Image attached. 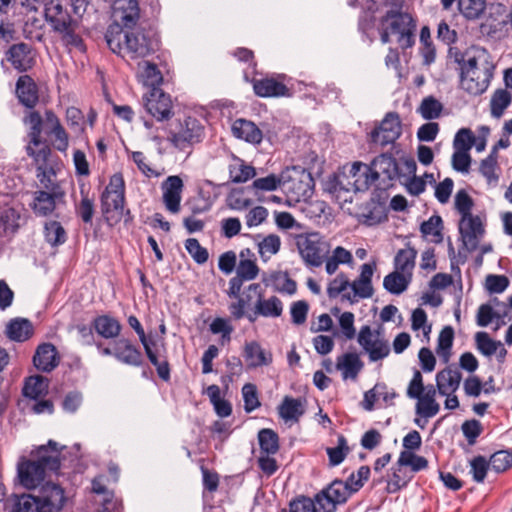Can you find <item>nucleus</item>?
I'll use <instances>...</instances> for the list:
<instances>
[{
  "label": "nucleus",
  "mask_w": 512,
  "mask_h": 512,
  "mask_svg": "<svg viewBox=\"0 0 512 512\" xmlns=\"http://www.w3.org/2000/svg\"><path fill=\"white\" fill-rule=\"evenodd\" d=\"M453 340V328L451 326H445L439 333L436 347V353L444 363H448L450 360Z\"/></svg>",
  "instance_id": "nucleus-45"
},
{
  "label": "nucleus",
  "mask_w": 512,
  "mask_h": 512,
  "mask_svg": "<svg viewBox=\"0 0 512 512\" xmlns=\"http://www.w3.org/2000/svg\"><path fill=\"white\" fill-rule=\"evenodd\" d=\"M437 390L433 385L424 386L423 376L419 370H415L410 380L406 395L410 399H416L415 413L417 418L414 423L425 428L428 419L435 417L440 412V404L436 400Z\"/></svg>",
  "instance_id": "nucleus-2"
},
{
  "label": "nucleus",
  "mask_w": 512,
  "mask_h": 512,
  "mask_svg": "<svg viewBox=\"0 0 512 512\" xmlns=\"http://www.w3.org/2000/svg\"><path fill=\"white\" fill-rule=\"evenodd\" d=\"M376 270V263H365L360 267L359 277L350 282L351 292L342 295V301L350 304L357 303L359 299L371 298L374 294L372 277Z\"/></svg>",
  "instance_id": "nucleus-12"
},
{
  "label": "nucleus",
  "mask_w": 512,
  "mask_h": 512,
  "mask_svg": "<svg viewBox=\"0 0 512 512\" xmlns=\"http://www.w3.org/2000/svg\"><path fill=\"white\" fill-rule=\"evenodd\" d=\"M24 123L30 127L28 134L31 143L35 146L41 144L42 124L43 119L39 112L30 111L24 119Z\"/></svg>",
  "instance_id": "nucleus-55"
},
{
  "label": "nucleus",
  "mask_w": 512,
  "mask_h": 512,
  "mask_svg": "<svg viewBox=\"0 0 512 512\" xmlns=\"http://www.w3.org/2000/svg\"><path fill=\"white\" fill-rule=\"evenodd\" d=\"M314 179L305 169L293 167L283 171L282 189L291 201L300 202L313 194Z\"/></svg>",
  "instance_id": "nucleus-6"
},
{
  "label": "nucleus",
  "mask_w": 512,
  "mask_h": 512,
  "mask_svg": "<svg viewBox=\"0 0 512 512\" xmlns=\"http://www.w3.org/2000/svg\"><path fill=\"white\" fill-rule=\"evenodd\" d=\"M93 327L100 336L106 339L116 338L121 332L120 322L109 315L96 317L93 320Z\"/></svg>",
  "instance_id": "nucleus-40"
},
{
  "label": "nucleus",
  "mask_w": 512,
  "mask_h": 512,
  "mask_svg": "<svg viewBox=\"0 0 512 512\" xmlns=\"http://www.w3.org/2000/svg\"><path fill=\"white\" fill-rule=\"evenodd\" d=\"M6 60L19 72L31 69L35 63L32 49L26 43L12 45L6 52Z\"/></svg>",
  "instance_id": "nucleus-24"
},
{
  "label": "nucleus",
  "mask_w": 512,
  "mask_h": 512,
  "mask_svg": "<svg viewBox=\"0 0 512 512\" xmlns=\"http://www.w3.org/2000/svg\"><path fill=\"white\" fill-rule=\"evenodd\" d=\"M262 289L260 284L258 283H252L250 284L243 292L242 296L239 295V298H236L237 301L234 303H231L229 305V311L231 315L235 319H241L243 318L245 314V309L250 305L253 297L252 295H256L257 299L261 296Z\"/></svg>",
  "instance_id": "nucleus-37"
},
{
  "label": "nucleus",
  "mask_w": 512,
  "mask_h": 512,
  "mask_svg": "<svg viewBox=\"0 0 512 512\" xmlns=\"http://www.w3.org/2000/svg\"><path fill=\"white\" fill-rule=\"evenodd\" d=\"M138 68V75L145 85L153 88L162 82L161 72L155 64L147 61L138 62Z\"/></svg>",
  "instance_id": "nucleus-50"
},
{
  "label": "nucleus",
  "mask_w": 512,
  "mask_h": 512,
  "mask_svg": "<svg viewBox=\"0 0 512 512\" xmlns=\"http://www.w3.org/2000/svg\"><path fill=\"white\" fill-rule=\"evenodd\" d=\"M231 131L235 138L253 145L260 144L263 139V133L257 125L244 118L236 119L232 123Z\"/></svg>",
  "instance_id": "nucleus-29"
},
{
  "label": "nucleus",
  "mask_w": 512,
  "mask_h": 512,
  "mask_svg": "<svg viewBox=\"0 0 512 512\" xmlns=\"http://www.w3.org/2000/svg\"><path fill=\"white\" fill-rule=\"evenodd\" d=\"M411 328L414 332L422 331L425 340L429 341L432 326L428 323L427 314L422 308L413 310L411 315Z\"/></svg>",
  "instance_id": "nucleus-58"
},
{
  "label": "nucleus",
  "mask_w": 512,
  "mask_h": 512,
  "mask_svg": "<svg viewBox=\"0 0 512 512\" xmlns=\"http://www.w3.org/2000/svg\"><path fill=\"white\" fill-rule=\"evenodd\" d=\"M64 446L57 442L49 440L46 445H41L36 449V462L40 463L43 469L57 472L60 469V453Z\"/></svg>",
  "instance_id": "nucleus-25"
},
{
  "label": "nucleus",
  "mask_w": 512,
  "mask_h": 512,
  "mask_svg": "<svg viewBox=\"0 0 512 512\" xmlns=\"http://www.w3.org/2000/svg\"><path fill=\"white\" fill-rule=\"evenodd\" d=\"M253 89L257 96L264 98L289 96L288 87L274 78L254 80Z\"/></svg>",
  "instance_id": "nucleus-32"
},
{
  "label": "nucleus",
  "mask_w": 512,
  "mask_h": 512,
  "mask_svg": "<svg viewBox=\"0 0 512 512\" xmlns=\"http://www.w3.org/2000/svg\"><path fill=\"white\" fill-rule=\"evenodd\" d=\"M368 166L355 162L349 174L342 173L336 177L335 192H357L367 189L369 185Z\"/></svg>",
  "instance_id": "nucleus-13"
},
{
  "label": "nucleus",
  "mask_w": 512,
  "mask_h": 512,
  "mask_svg": "<svg viewBox=\"0 0 512 512\" xmlns=\"http://www.w3.org/2000/svg\"><path fill=\"white\" fill-rule=\"evenodd\" d=\"M363 367L364 363L357 353H344L336 359V369L341 372L344 381L356 380Z\"/></svg>",
  "instance_id": "nucleus-30"
},
{
  "label": "nucleus",
  "mask_w": 512,
  "mask_h": 512,
  "mask_svg": "<svg viewBox=\"0 0 512 512\" xmlns=\"http://www.w3.org/2000/svg\"><path fill=\"white\" fill-rule=\"evenodd\" d=\"M443 222L440 216L433 215L420 226V231L426 239L433 243H441Z\"/></svg>",
  "instance_id": "nucleus-44"
},
{
  "label": "nucleus",
  "mask_w": 512,
  "mask_h": 512,
  "mask_svg": "<svg viewBox=\"0 0 512 512\" xmlns=\"http://www.w3.org/2000/svg\"><path fill=\"white\" fill-rule=\"evenodd\" d=\"M184 183L178 175L168 176L161 184L162 200L166 210L177 214L181 209Z\"/></svg>",
  "instance_id": "nucleus-17"
},
{
  "label": "nucleus",
  "mask_w": 512,
  "mask_h": 512,
  "mask_svg": "<svg viewBox=\"0 0 512 512\" xmlns=\"http://www.w3.org/2000/svg\"><path fill=\"white\" fill-rule=\"evenodd\" d=\"M460 12L467 19H477L485 10V0H458Z\"/></svg>",
  "instance_id": "nucleus-61"
},
{
  "label": "nucleus",
  "mask_w": 512,
  "mask_h": 512,
  "mask_svg": "<svg viewBox=\"0 0 512 512\" xmlns=\"http://www.w3.org/2000/svg\"><path fill=\"white\" fill-rule=\"evenodd\" d=\"M47 388L48 384L44 377L39 375L30 376L25 381L23 395L33 400H37L47 391Z\"/></svg>",
  "instance_id": "nucleus-48"
},
{
  "label": "nucleus",
  "mask_w": 512,
  "mask_h": 512,
  "mask_svg": "<svg viewBox=\"0 0 512 512\" xmlns=\"http://www.w3.org/2000/svg\"><path fill=\"white\" fill-rule=\"evenodd\" d=\"M442 110V103L433 96L424 98L420 106L417 108V112L425 120H433L438 118L441 115Z\"/></svg>",
  "instance_id": "nucleus-53"
},
{
  "label": "nucleus",
  "mask_w": 512,
  "mask_h": 512,
  "mask_svg": "<svg viewBox=\"0 0 512 512\" xmlns=\"http://www.w3.org/2000/svg\"><path fill=\"white\" fill-rule=\"evenodd\" d=\"M410 281L411 277L409 275L395 270L384 277L383 286L388 292L399 295L407 289Z\"/></svg>",
  "instance_id": "nucleus-46"
},
{
  "label": "nucleus",
  "mask_w": 512,
  "mask_h": 512,
  "mask_svg": "<svg viewBox=\"0 0 512 512\" xmlns=\"http://www.w3.org/2000/svg\"><path fill=\"white\" fill-rule=\"evenodd\" d=\"M489 464L495 472H504L512 466V453L506 450L497 451L491 455Z\"/></svg>",
  "instance_id": "nucleus-64"
},
{
  "label": "nucleus",
  "mask_w": 512,
  "mask_h": 512,
  "mask_svg": "<svg viewBox=\"0 0 512 512\" xmlns=\"http://www.w3.org/2000/svg\"><path fill=\"white\" fill-rule=\"evenodd\" d=\"M280 246V237L275 234H270L258 243V252L262 259L267 260L279 251Z\"/></svg>",
  "instance_id": "nucleus-63"
},
{
  "label": "nucleus",
  "mask_w": 512,
  "mask_h": 512,
  "mask_svg": "<svg viewBox=\"0 0 512 512\" xmlns=\"http://www.w3.org/2000/svg\"><path fill=\"white\" fill-rule=\"evenodd\" d=\"M17 472L20 484L28 490L39 487L45 478V470L40 463L35 460L20 462L17 467Z\"/></svg>",
  "instance_id": "nucleus-20"
},
{
  "label": "nucleus",
  "mask_w": 512,
  "mask_h": 512,
  "mask_svg": "<svg viewBox=\"0 0 512 512\" xmlns=\"http://www.w3.org/2000/svg\"><path fill=\"white\" fill-rule=\"evenodd\" d=\"M60 363L56 347L51 343L39 345L33 356V364L37 370L42 372L53 371Z\"/></svg>",
  "instance_id": "nucleus-28"
},
{
  "label": "nucleus",
  "mask_w": 512,
  "mask_h": 512,
  "mask_svg": "<svg viewBox=\"0 0 512 512\" xmlns=\"http://www.w3.org/2000/svg\"><path fill=\"white\" fill-rule=\"evenodd\" d=\"M382 26L388 25L392 34L398 35V42L403 48L412 46L416 24L408 13L390 10L381 20Z\"/></svg>",
  "instance_id": "nucleus-8"
},
{
  "label": "nucleus",
  "mask_w": 512,
  "mask_h": 512,
  "mask_svg": "<svg viewBox=\"0 0 512 512\" xmlns=\"http://www.w3.org/2000/svg\"><path fill=\"white\" fill-rule=\"evenodd\" d=\"M461 372L452 367H447L436 374V390L439 394H453L455 393L461 383Z\"/></svg>",
  "instance_id": "nucleus-31"
},
{
  "label": "nucleus",
  "mask_w": 512,
  "mask_h": 512,
  "mask_svg": "<svg viewBox=\"0 0 512 512\" xmlns=\"http://www.w3.org/2000/svg\"><path fill=\"white\" fill-rule=\"evenodd\" d=\"M125 203V182L119 173L111 176L109 184L101 195V210L106 221L117 223L121 220Z\"/></svg>",
  "instance_id": "nucleus-5"
},
{
  "label": "nucleus",
  "mask_w": 512,
  "mask_h": 512,
  "mask_svg": "<svg viewBox=\"0 0 512 512\" xmlns=\"http://www.w3.org/2000/svg\"><path fill=\"white\" fill-rule=\"evenodd\" d=\"M20 218L21 215L17 209L13 207L4 208L0 212V236L15 233L20 226Z\"/></svg>",
  "instance_id": "nucleus-43"
},
{
  "label": "nucleus",
  "mask_w": 512,
  "mask_h": 512,
  "mask_svg": "<svg viewBox=\"0 0 512 512\" xmlns=\"http://www.w3.org/2000/svg\"><path fill=\"white\" fill-rule=\"evenodd\" d=\"M333 315H338V323L341 328L342 335L347 339L351 340L356 335V329L354 326L355 316L352 312H343L340 314L339 308H333L331 310Z\"/></svg>",
  "instance_id": "nucleus-57"
},
{
  "label": "nucleus",
  "mask_w": 512,
  "mask_h": 512,
  "mask_svg": "<svg viewBox=\"0 0 512 512\" xmlns=\"http://www.w3.org/2000/svg\"><path fill=\"white\" fill-rule=\"evenodd\" d=\"M140 9L138 0H114L112 6L113 23L124 29L132 28L138 22Z\"/></svg>",
  "instance_id": "nucleus-16"
},
{
  "label": "nucleus",
  "mask_w": 512,
  "mask_h": 512,
  "mask_svg": "<svg viewBox=\"0 0 512 512\" xmlns=\"http://www.w3.org/2000/svg\"><path fill=\"white\" fill-rule=\"evenodd\" d=\"M34 328L30 320L26 318L11 319L5 328V335L15 342H24L32 337Z\"/></svg>",
  "instance_id": "nucleus-34"
},
{
  "label": "nucleus",
  "mask_w": 512,
  "mask_h": 512,
  "mask_svg": "<svg viewBox=\"0 0 512 512\" xmlns=\"http://www.w3.org/2000/svg\"><path fill=\"white\" fill-rule=\"evenodd\" d=\"M44 15L52 29L61 35V39L67 46L82 47V39L76 33L77 23L63 9L59 1L49 0L44 3Z\"/></svg>",
  "instance_id": "nucleus-3"
},
{
  "label": "nucleus",
  "mask_w": 512,
  "mask_h": 512,
  "mask_svg": "<svg viewBox=\"0 0 512 512\" xmlns=\"http://www.w3.org/2000/svg\"><path fill=\"white\" fill-rule=\"evenodd\" d=\"M477 349L485 356H492L498 352L501 347L500 341L491 339L488 333L484 331L477 332L475 335Z\"/></svg>",
  "instance_id": "nucleus-60"
},
{
  "label": "nucleus",
  "mask_w": 512,
  "mask_h": 512,
  "mask_svg": "<svg viewBox=\"0 0 512 512\" xmlns=\"http://www.w3.org/2000/svg\"><path fill=\"white\" fill-rule=\"evenodd\" d=\"M38 499L43 507L42 512L59 511L65 503L64 490L58 484L46 482L40 485Z\"/></svg>",
  "instance_id": "nucleus-21"
},
{
  "label": "nucleus",
  "mask_w": 512,
  "mask_h": 512,
  "mask_svg": "<svg viewBox=\"0 0 512 512\" xmlns=\"http://www.w3.org/2000/svg\"><path fill=\"white\" fill-rule=\"evenodd\" d=\"M416 257L417 251L413 247L407 246L404 249H400L394 258L395 270L412 277Z\"/></svg>",
  "instance_id": "nucleus-42"
},
{
  "label": "nucleus",
  "mask_w": 512,
  "mask_h": 512,
  "mask_svg": "<svg viewBox=\"0 0 512 512\" xmlns=\"http://www.w3.org/2000/svg\"><path fill=\"white\" fill-rule=\"evenodd\" d=\"M294 239L299 255L307 267L322 266L331 252L330 242L319 232L297 234Z\"/></svg>",
  "instance_id": "nucleus-4"
},
{
  "label": "nucleus",
  "mask_w": 512,
  "mask_h": 512,
  "mask_svg": "<svg viewBox=\"0 0 512 512\" xmlns=\"http://www.w3.org/2000/svg\"><path fill=\"white\" fill-rule=\"evenodd\" d=\"M455 61L459 64L461 73L470 75L475 72L495 69L492 57L489 52L480 46H471L464 53L456 54Z\"/></svg>",
  "instance_id": "nucleus-9"
},
{
  "label": "nucleus",
  "mask_w": 512,
  "mask_h": 512,
  "mask_svg": "<svg viewBox=\"0 0 512 512\" xmlns=\"http://www.w3.org/2000/svg\"><path fill=\"white\" fill-rule=\"evenodd\" d=\"M229 176L233 183H245L256 176V170L239 157H233L229 164Z\"/></svg>",
  "instance_id": "nucleus-38"
},
{
  "label": "nucleus",
  "mask_w": 512,
  "mask_h": 512,
  "mask_svg": "<svg viewBox=\"0 0 512 512\" xmlns=\"http://www.w3.org/2000/svg\"><path fill=\"white\" fill-rule=\"evenodd\" d=\"M402 133V125L399 114L388 112L383 120L371 131L372 143L385 147L394 144Z\"/></svg>",
  "instance_id": "nucleus-11"
},
{
  "label": "nucleus",
  "mask_w": 512,
  "mask_h": 512,
  "mask_svg": "<svg viewBox=\"0 0 512 512\" xmlns=\"http://www.w3.org/2000/svg\"><path fill=\"white\" fill-rule=\"evenodd\" d=\"M459 232L465 248L474 251L478 248L485 229L480 217L471 215L460 219Z\"/></svg>",
  "instance_id": "nucleus-18"
},
{
  "label": "nucleus",
  "mask_w": 512,
  "mask_h": 512,
  "mask_svg": "<svg viewBox=\"0 0 512 512\" xmlns=\"http://www.w3.org/2000/svg\"><path fill=\"white\" fill-rule=\"evenodd\" d=\"M27 154L34 159L37 165V171H42L47 166L48 156L50 155V148L41 142L39 146H35L29 140L26 147Z\"/></svg>",
  "instance_id": "nucleus-59"
},
{
  "label": "nucleus",
  "mask_w": 512,
  "mask_h": 512,
  "mask_svg": "<svg viewBox=\"0 0 512 512\" xmlns=\"http://www.w3.org/2000/svg\"><path fill=\"white\" fill-rule=\"evenodd\" d=\"M480 173L486 178L489 185L496 186L499 179L497 156L491 153L480 163Z\"/></svg>",
  "instance_id": "nucleus-54"
},
{
  "label": "nucleus",
  "mask_w": 512,
  "mask_h": 512,
  "mask_svg": "<svg viewBox=\"0 0 512 512\" xmlns=\"http://www.w3.org/2000/svg\"><path fill=\"white\" fill-rule=\"evenodd\" d=\"M63 197L64 193L57 187H53L51 192L35 191L31 208L37 216L47 217L53 215L57 205L63 201Z\"/></svg>",
  "instance_id": "nucleus-19"
},
{
  "label": "nucleus",
  "mask_w": 512,
  "mask_h": 512,
  "mask_svg": "<svg viewBox=\"0 0 512 512\" xmlns=\"http://www.w3.org/2000/svg\"><path fill=\"white\" fill-rule=\"evenodd\" d=\"M353 263V255L352 253L342 246H337L328 256H326L325 261V271L328 275H333L339 268L340 264L350 265Z\"/></svg>",
  "instance_id": "nucleus-39"
},
{
  "label": "nucleus",
  "mask_w": 512,
  "mask_h": 512,
  "mask_svg": "<svg viewBox=\"0 0 512 512\" xmlns=\"http://www.w3.org/2000/svg\"><path fill=\"white\" fill-rule=\"evenodd\" d=\"M105 39L109 49L128 63L144 59L157 50V42L143 29L109 25Z\"/></svg>",
  "instance_id": "nucleus-1"
},
{
  "label": "nucleus",
  "mask_w": 512,
  "mask_h": 512,
  "mask_svg": "<svg viewBox=\"0 0 512 512\" xmlns=\"http://www.w3.org/2000/svg\"><path fill=\"white\" fill-rule=\"evenodd\" d=\"M114 357L126 365L139 366L142 363V355L130 340L119 339L115 341Z\"/></svg>",
  "instance_id": "nucleus-33"
},
{
  "label": "nucleus",
  "mask_w": 512,
  "mask_h": 512,
  "mask_svg": "<svg viewBox=\"0 0 512 512\" xmlns=\"http://www.w3.org/2000/svg\"><path fill=\"white\" fill-rule=\"evenodd\" d=\"M16 93L19 101L28 108L38 103V90L34 80L28 76H20L16 83Z\"/></svg>",
  "instance_id": "nucleus-35"
},
{
  "label": "nucleus",
  "mask_w": 512,
  "mask_h": 512,
  "mask_svg": "<svg viewBox=\"0 0 512 512\" xmlns=\"http://www.w3.org/2000/svg\"><path fill=\"white\" fill-rule=\"evenodd\" d=\"M359 345L369 355L372 362L387 357L390 353L388 342L383 339L378 331H372L368 325L362 326L357 337Z\"/></svg>",
  "instance_id": "nucleus-14"
},
{
  "label": "nucleus",
  "mask_w": 512,
  "mask_h": 512,
  "mask_svg": "<svg viewBox=\"0 0 512 512\" xmlns=\"http://www.w3.org/2000/svg\"><path fill=\"white\" fill-rule=\"evenodd\" d=\"M10 502L9 512H42L43 510L38 497L30 494H13L10 497Z\"/></svg>",
  "instance_id": "nucleus-41"
},
{
  "label": "nucleus",
  "mask_w": 512,
  "mask_h": 512,
  "mask_svg": "<svg viewBox=\"0 0 512 512\" xmlns=\"http://www.w3.org/2000/svg\"><path fill=\"white\" fill-rule=\"evenodd\" d=\"M396 465H398V471L409 466L413 472H418L427 468L428 461L425 457L416 455L411 451H402Z\"/></svg>",
  "instance_id": "nucleus-49"
},
{
  "label": "nucleus",
  "mask_w": 512,
  "mask_h": 512,
  "mask_svg": "<svg viewBox=\"0 0 512 512\" xmlns=\"http://www.w3.org/2000/svg\"><path fill=\"white\" fill-rule=\"evenodd\" d=\"M243 357L248 369H256L262 366H268L273 361V355L265 350L259 342L250 341L245 343Z\"/></svg>",
  "instance_id": "nucleus-27"
},
{
  "label": "nucleus",
  "mask_w": 512,
  "mask_h": 512,
  "mask_svg": "<svg viewBox=\"0 0 512 512\" xmlns=\"http://www.w3.org/2000/svg\"><path fill=\"white\" fill-rule=\"evenodd\" d=\"M204 127L200 121L193 117H186L179 121L169 131L168 140L179 150H186L192 145L202 141Z\"/></svg>",
  "instance_id": "nucleus-7"
},
{
  "label": "nucleus",
  "mask_w": 512,
  "mask_h": 512,
  "mask_svg": "<svg viewBox=\"0 0 512 512\" xmlns=\"http://www.w3.org/2000/svg\"><path fill=\"white\" fill-rule=\"evenodd\" d=\"M143 105L157 121H166L173 116V102L169 94L159 87L151 88L143 96Z\"/></svg>",
  "instance_id": "nucleus-10"
},
{
  "label": "nucleus",
  "mask_w": 512,
  "mask_h": 512,
  "mask_svg": "<svg viewBox=\"0 0 512 512\" xmlns=\"http://www.w3.org/2000/svg\"><path fill=\"white\" fill-rule=\"evenodd\" d=\"M45 240L51 246H59L66 241V231L58 221H49L44 226Z\"/></svg>",
  "instance_id": "nucleus-52"
},
{
  "label": "nucleus",
  "mask_w": 512,
  "mask_h": 512,
  "mask_svg": "<svg viewBox=\"0 0 512 512\" xmlns=\"http://www.w3.org/2000/svg\"><path fill=\"white\" fill-rule=\"evenodd\" d=\"M283 313V303L277 296L263 298L262 295L257 299L252 313L246 316L250 322L256 321L259 316L266 318H278Z\"/></svg>",
  "instance_id": "nucleus-26"
},
{
  "label": "nucleus",
  "mask_w": 512,
  "mask_h": 512,
  "mask_svg": "<svg viewBox=\"0 0 512 512\" xmlns=\"http://www.w3.org/2000/svg\"><path fill=\"white\" fill-rule=\"evenodd\" d=\"M512 95L506 89H497L490 99V112L494 118H500L511 104Z\"/></svg>",
  "instance_id": "nucleus-47"
},
{
  "label": "nucleus",
  "mask_w": 512,
  "mask_h": 512,
  "mask_svg": "<svg viewBox=\"0 0 512 512\" xmlns=\"http://www.w3.org/2000/svg\"><path fill=\"white\" fill-rule=\"evenodd\" d=\"M283 172L280 175L269 174L265 177L257 178L252 183V189L258 192L275 191L278 187H282Z\"/></svg>",
  "instance_id": "nucleus-56"
},
{
  "label": "nucleus",
  "mask_w": 512,
  "mask_h": 512,
  "mask_svg": "<svg viewBox=\"0 0 512 512\" xmlns=\"http://www.w3.org/2000/svg\"><path fill=\"white\" fill-rule=\"evenodd\" d=\"M369 185L378 180L381 176L388 180L394 179L398 174L396 159L390 154H381L376 157L371 167H368Z\"/></svg>",
  "instance_id": "nucleus-22"
},
{
  "label": "nucleus",
  "mask_w": 512,
  "mask_h": 512,
  "mask_svg": "<svg viewBox=\"0 0 512 512\" xmlns=\"http://www.w3.org/2000/svg\"><path fill=\"white\" fill-rule=\"evenodd\" d=\"M494 69H486V71L475 72L470 75L460 74V86L468 94L478 96L483 94L489 87L493 78Z\"/></svg>",
  "instance_id": "nucleus-23"
},
{
  "label": "nucleus",
  "mask_w": 512,
  "mask_h": 512,
  "mask_svg": "<svg viewBox=\"0 0 512 512\" xmlns=\"http://www.w3.org/2000/svg\"><path fill=\"white\" fill-rule=\"evenodd\" d=\"M352 490L347 483L336 480L326 489L316 494V502L320 512H335L338 504H343L351 496Z\"/></svg>",
  "instance_id": "nucleus-15"
},
{
  "label": "nucleus",
  "mask_w": 512,
  "mask_h": 512,
  "mask_svg": "<svg viewBox=\"0 0 512 512\" xmlns=\"http://www.w3.org/2000/svg\"><path fill=\"white\" fill-rule=\"evenodd\" d=\"M258 441L261 453L273 455L279 450V438L276 432L271 429H262L258 433Z\"/></svg>",
  "instance_id": "nucleus-51"
},
{
  "label": "nucleus",
  "mask_w": 512,
  "mask_h": 512,
  "mask_svg": "<svg viewBox=\"0 0 512 512\" xmlns=\"http://www.w3.org/2000/svg\"><path fill=\"white\" fill-rule=\"evenodd\" d=\"M326 452L329 457V463L331 466H337L342 463L349 453V447L347 445L346 438L343 435H339L337 439V446L328 447Z\"/></svg>",
  "instance_id": "nucleus-62"
},
{
  "label": "nucleus",
  "mask_w": 512,
  "mask_h": 512,
  "mask_svg": "<svg viewBox=\"0 0 512 512\" xmlns=\"http://www.w3.org/2000/svg\"><path fill=\"white\" fill-rule=\"evenodd\" d=\"M278 413L285 422H298L305 413V400L285 396L278 407Z\"/></svg>",
  "instance_id": "nucleus-36"
}]
</instances>
